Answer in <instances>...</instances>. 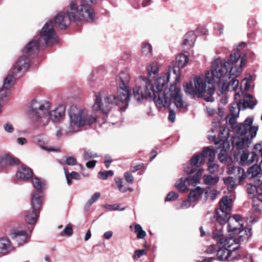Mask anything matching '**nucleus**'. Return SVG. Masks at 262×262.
Masks as SVG:
<instances>
[{
  "label": "nucleus",
  "mask_w": 262,
  "mask_h": 262,
  "mask_svg": "<svg viewBox=\"0 0 262 262\" xmlns=\"http://www.w3.org/2000/svg\"><path fill=\"white\" fill-rule=\"evenodd\" d=\"M170 70L161 74L152 82L149 78H155L159 74L157 62L149 63L146 67L148 78L139 77L133 89L134 96L138 102L144 99H153L158 108L168 107L173 102L179 110H187L188 104L184 101L180 89L173 83L166 89L170 79Z\"/></svg>",
  "instance_id": "nucleus-1"
},
{
  "label": "nucleus",
  "mask_w": 262,
  "mask_h": 262,
  "mask_svg": "<svg viewBox=\"0 0 262 262\" xmlns=\"http://www.w3.org/2000/svg\"><path fill=\"white\" fill-rule=\"evenodd\" d=\"M245 43L242 42L236 47L237 51L231 54L228 61L221 60L219 57H214L212 62L213 70L206 74L209 82H215L221 85V90L225 92L235 90L238 83L236 79L243 70L247 62L246 54L242 56L239 51L245 47Z\"/></svg>",
  "instance_id": "nucleus-2"
},
{
  "label": "nucleus",
  "mask_w": 262,
  "mask_h": 262,
  "mask_svg": "<svg viewBox=\"0 0 262 262\" xmlns=\"http://www.w3.org/2000/svg\"><path fill=\"white\" fill-rule=\"evenodd\" d=\"M252 119L248 118L243 123L235 126V135L232 140L234 147L242 149L248 147L251 140L256 136L258 130L257 126L252 125Z\"/></svg>",
  "instance_id": "nucleus-3"
},
{
  "label": "nucleus",
  "mask_w": 262,
  "mask_h": 262,
  "mask_svg": "<svg viewBox=\"0 0 262 262\" xmlns=\"http://www.w3.org/2000/svg\"><path fill=\"white\" fill-rule=\"evenodd\" d=\"M73 1H69V9L65 11L58 13L54 17L56 26L61 30L66 29L71 22L79 26L86 23L81 15L76 9Z\"/></svg>",
  "instance_id": "nucleus-4"
},
{
  "label": "nucleus",
  "mask_w": 262,
  "mask_h": 262,
  "mask_svg": "<svg viewBox=\"0 0 262 262\" xmlns=\"http://www.w3.org/2000/svg\"><path fill=\"white\" fill-rule=\"evenodd\" d=\"M69 123L65 134H68L78 132L79 128L86 125L87 113L85 110L72 105L68 112Z\"/></svg>",
  "instance_id": "nucleus-5"
},
{
  "label": "nucleus",
  "mask_w": 262,
  "mask_h": 262,
  "mask_svg": "<svg viewBox=\"0 0 262 262\" xmlns=\"http://www.w3.org/2000/svg\"><path fill=\"white\" fill-rule=\"evenodd\" d=\"M231 199L230 197L224 196L220 202V209L215 215V219L217 223L219 224L216 225L215 229L212 233V237L213 238H222L223 235L222 225L225 224L228 215L231 211Z\"/></svg>",
  "instance_id": "nucleus-6"
},
{
  "label": "nucleus",
  "mask_w": 262,
  "mask_h": 262,
  "mask_svg": "<svg viewBox=\"0 0 262 262\" xmlns=\"http://www.w3.org/2000/svg\"><path fill=\"white\" fill-rule=\"evenodd\" d=\"M184 170L190 176L187 178H181L176 182L175 187L180 191L189 189L190 186H196L199 183L200 177L203 171L202 169L195 170L194 168L186 167H184Z\"/></svg>",
  "instance_id": "nucleus-7"
},
{
  "label": "nucleus",
  "mask_w": 262,
  "mask_h": 262,
  "mask_svg": "<svg viewBox=\"0 0 262 262\" xmlns=\"http://www.w3.org/2000/svg\"><path fill=\"white\" fill-rule=\"evenodd\" d=\"M213 70V67L212 66V70L209 71L211 72ZM209 72L207 71L205 74V77L203 75L195 76L193 77L192 80L189 83L184 85V91L187 94L193 95L196 94L198 97H202L203 93L206 92V83L205 81L206 79L208 83L209 82L206 78V74ZM210 83H215L211 82Z\"/></svg>",
  "instance_id": "nucleus-8"
},
{
  "label": "nucleus",
  "mask_w": 262,
  "mask_h": 262,
  "mask_svg": "<svg viewBox=\"0 0 262 262\" xmlns=\"http://www.w3.org/2000/svg\"><path fill=\"white\" fill-rule=\"evenodd\" d=\"M230 213L228 215L227 231L230 235H238V237L242 241L248 239L249 237L247 232H250L247 229L244 230L243 228L244 222L241 217L238 215H235L232 217L229 216Z\"/></svg>",
  "instance_id": "nucleus-9"
},
{
  "label": "nucleus",
  "mask_w": 262,
  "mask_h": 262,
  "mask_svg": "<svg viewBox=\"0 0 262 262\" xmlns=\"http://www.w3.org/2000/svg\"><path fill=\"white\" fill-rule=\"evenodd\" d=\"M35 36H38L39 41L46 46H52L58 43V39L53 23L50 20L45 24L39 33Z\"/></svg>",
  "instance_id": "nucleus-10"
},
{
  "label": "nucleus",
  "mask_w": 262,
  "mask_h": 262,
  "mask_svg": "<svg viewBox=\"0 0 262 262\" xmlns=\"http://www.w3.org/2000/svg\"><path fill=\"white\" fill-rule=\"evenodd\" d=\"M81 3L77 4L75 0L73 1L75 5L76 9L84 18L87 23H93L95 21V13L92 7L97 4L98 0H80Z\"/></svg>",
  "instance_id": "nucleus-11"
},
{
  "label": "nucleus",
  "mask_w": 262,
  "mask_h": 262,
  "mask_svg": "<svg viewBox=\"0 0 262 262\" xmlns=\"http://www.w3.org/2000/svg\"><path fill=\"white\" fill-rule=\"evenodd\" d=\"M114 103V95L106 97L102 102L101 95L98 94L95 95V103L93 106V110L99 114H107L112 109Z\"/></svg>",
  "instance_id": "nucleus-12"
},
{
  "label": "nucleus",
  "mask_w": 262,
  "mask_h": 262,
  "mask_svg": "<svg viewBox=\"0 0 262 262\" xmlns=\"http://www.w3.org/2000/svg\"><path fill=\"white\" fill-rule=\"evenodd\" d=\"M31 209L27 211L25 214L24 219L31 226L30 227L33 228L38 220L42 202L35 198L34 195L31 199Z\"/></svg>",
  "instance_id": "nucleus-13"
},
{
  "label": "nucleus",
  "mask_w": 262,
  "mask_h": 262,
  "mask_svg": "<svg viewBox=\"0 0 262 262\" xmlns=\"http://www.w3.org/2000/svg\"><path fill=\"white\" fill-rule=\"evenodd\" d=\"M228 133H227L226 135L224 136H220L216 138L215 135H208V139L210 141H212L214 142V144L216 145H219L217 148H222V149L220 151L218 155V158L220 162H224L226 161L227 157V149H224L225 147L229 149V143L227 141V139L228 138Z\"/></svg>",
  "instance_id": "nucleus-14"
},
{
  "label": "nucleus",
  "mask_w": 262,
  "mask_h": 262,
  "mask_svg": "<svg viewBox=\"0 0 262 262\" xmlns=\"http://www.w3.org/2000/svg\"><path fill=\"white\" fill-rule=\"evenodd\" d=\"M257 185H247V193L249 197L252 199L253 207L255 210L258 209V207H262V182Z\"/></svg>",
  "instance_id": "nucleus-15"
},
{
  "label": "nucleus",
  "mask_w": 262,
  "mask_h": 262,
  "mask_svg": "<svg viewBox=\"0 0 262 262\" xmlns=\"http://www.w3.org/2000/svg\"><path fill=\"white\" fill-rule=\"evenodd\" d=\"M16 73H13L11 70L4 79L3 85L0 88V103L4 102V99L10 95L11 88L15 84Z\"/></svg>",
  "instance_id": "nucleus-16"
},
{
  "label": "nucleus",
  "mask_w": 262,
  "mask_h": 262,
  "mask_svg": "<svg viewBox=\"0 0 262 262\" xmlns=\"http://www.w3.org/2000/svg\"><path fill=\"white\" fill-rule=\"evenodd\" d=\"M130 100V93L128 87H119L117 96H116V105H118L121 111L126 110Z\"/></svg>",
  "instance_id": "nucleus-17"
},
{
  "label": "nucleus",
  "mask_w": 262,
  "mask_h": 262,
  "mask_svg": "<svg viewBox=\"0 0 262 262\" xmlns=\"http://www.w3.org/2000/svg\"><path fill=\"white\" fill-rule=\"evenodd\" d=\"M33 230V227H27L25 230L15 229L11 233L10 236L18 246H21L27 243V240L30 237Z\"/></svg>",
  "instance_id": "nucleus-18"
},
{
  "label": "nucleus",
  "mask_w": 262,
  "mask_h": 262,
  "mask_svg": "<svg viewBox=\"0 0 262 262\" xmlns=\"http://www.w3.org/2000/svg\"><path fill=\"white\" fill-rule=\"evenodd\" d=\"M41 45L38 40V36H34L21 50V53L31 58L38 53L39 48Z\"/></svg>",
  "instance_id": "nucleus-19"
},
{
  "label": "nucleus",
  "mask_w": 262,
  "mask_h": 262,
  "mask_svg": "<svg viewBox=\"0 0 262 262\" xmlns=\"http://www.w3.org/2000/svg\"><path fill=\"white\" fill-rule=\"evenodd\" d=\"M33 142L39 145L40 148L45 150L48 151L58 152L60 149L57 147H47L45 145L50 142L49 137L45 134L41 133L32 137Z\"/></svg>",
  "instance_id": "nucleus-20"
},
{
  "label": "nucleus",
  "mask_w": 262,
  "mask_h": 262,
  "mask_svg": "<svg viewBox=\"0 0 262 262\" xmlns=\"http://www.w3.org/2000/svg\"><path fill=\"white\" fill-rule=\"evenodd\" d=\"M30 108L33 116H36L48 113L50 109V103L46 100L35 99L32 100Z\"/></svg>",
  "instance_id": "nucleus-21"
},
{
  "label": "nucleus",
  "mask_w": 262,
  "mask_h": 262,
  "mask_svg": "<svg viewBox=\"0 0 262 262\" xmlns=\"http://www.w3.org/2000/svg\"><path fill=\"white\" fill-rule=\"evenodd\" d=\"M31 58L23 55L20 52V55L14 63L12 71L13 73L16 74L26 71L29 67Z\"/></svg>",
  "instance_id": "nucleus-22"
},
{
  "label": "nucleus",
  "mask_w": 262,
  "mask_h": 262,
  "mask_svg": "<svg viewBox=\"0 0 262 262\" xmlns=\"http://www.w3.org/2000/svg\"><path fill=\"white\" fill-rule=\"evenodd\" d=\"M188 62V57L183 54H179L176 59L175 66L171 69L176 75L175 81L173 83L177 85L179 82L180 75V69L184 68Z\"/></svg>",
  "instance_id": "nucleus-23"
},
{
  "label": "nucleus",
  "mask_w": 262,
  "mask_h": 262,
  "mask_svg": "<svg viewBox=\"0 0 262 262\" xmlns=\"http://www.w3.org/2000/svg\"><path fill=\"white\" fill-rule=\"evenodd\" d=\"M232 236L230 238H220L218 241V244L221 245L222 247H224V248H229L234 244L235 246L233 248V250H231L232 251H233V254H234L235 251L238 249V246L237 245V243L241 241H242L240 239V238L238 237H236V235H232Z\"/></svg>",
  "instance_id": "nucleus-24"
},
{
  "label": "nucleus",
  "mask_w": 262,
  "mask_h": 262,
  "mask_svg": "<svg viewBox=\"0 0 262 262\" xmlns=\"http://www.w3.org/2000/svg\"><path fill=\"white\" fill-rule=\"evenodd\" d=\"M32 184L36 190L33 192L31 199L35 195V198L39 199L41 202H42L43 194L42 190L45 184V181L39 178H34L32 179Z\"/></svg>",
  "instance_id": "nucleus-25"
},
{
  "label": "nucleus",
  "mask_w": 262,
  "mask_h": 262,
  "mask_svg": "<svg viewBox=\"0 0 262 262\" xmlns=\"http://www.w3.org/2000/svg\"><path fill=\"white\" fill-rule=\"evenodd\" d=\"M50 118L48 113L33 116L32 121L34 125L38 127H44L48 125L50 121Z\"/></svg>",
  "instance_id": "nucleus-26"
},
{
  "label": "nucleus",
  "mask_w": 262,
  "mask_h": 262,
  "mask_svg": "<svg viewBox=\"0 0 262 262\" xmlns=\"http://www.w3.org/2000/svg\"><path fill=\"white\" fill-rule=\"evenodd\" d=\"M49 115L53 122H58L61 121L65 116V107L60 105L54 110L49 112Z\"/></svg>",
  "instance_id": "nucleus-27"
},
{
  "label": "nucleus",
  "mask_w": 262,
  "mask_h": 262,
  "mask_svg": "<svg viewBox=\"0 0 262 262\" xmlns=\"http://www.w3.org/2000/svg\"><path fill=\"white\" fill-rule=\"evenodd\" d=\"M247 177L253 179L257 184L262 182V173L259 165H254L250 167L247 172Z\"/></svg>",
  "instance_id": "nucleus-28"
},
{
  "label": "nucleus",
  "mask_w": 262,
  "mask_h": 262,
  "mask_svg": "<svg viewBox=\"0 0 262 262\" xmlns=\"http://www.w3.org/2000/svg\"><path fill=\"white\" fill-rule=\"evenodd\" d=\"M255 154L252 151L249 152L247 151H243L241 157V163L244 165H248L255 161L257 162L258 159Z\"/></svg>",
  "instance_id": "nucleus-29"
},
{
  "label": "nucleus",
  "mask_w": 262,
  "mask_h": 262,
  "mask_svg": "<svg viewBox=\"0 0 262 262\" xmlns=\"http://www.w3.org/2000/svg\"><path fill=\"white\" fill-rule=\"evenodd\" d=\"M130 76L127 71L120 72L116 78V83L118 87H128Z\"/></svg>",
  "instance_id": "nucleus-30"
},
{
  "label": "nucleus",
  "mask_w": 262,
  "mask_h": 262,
  "mask_svg": "<svg viewBox=\"0 0 262 262\" xmlns=\"http://www.w3.org/2000/svg\"><path fill=\"white\" fill-rule=\"evenodd\" d=\"M216 256L218 259L220 260L228 259L230 257H231L230 260L237 258L236 255L233 254V251L226 248H221L217 250Z\"/></svg>",
  "instance_id": "nucleus-31"
},
{
  "label": "nucleus",
  "mask_w": 262,
  "mask_h": 262,
  "mask_svg": "<svg viewBox=\"0 0 262 262\" xmlns=\"http://www.w3.org/2000/svg\"><path fill=\"white\" fill-rule=\"evenodd\" d=\"M12 250L11 243L6 237L0 238V254H6Z\"/></svg>",
  "instance_id": "nucleus-32"
},
{
  "label": "nucleus",
  "mask_w": 262,
  "mask_h": 262,
  "mask_svg": "<svg viewBox=\"0 0 262 262\" xmlns=\"http://www.w3.org/2000/svg\"><path fill=\"white\" fill-rule=\"evenodd\" d=\"M16 176L19 179L28 180L32 177V171L30 168L23 165L21 166V168L18 170Z\"/></svg>",
  "instance_id": "nucleus-33"
},
{
  "label": "nucleus",
  "mask_w": 262,
  "mask_h": 262,
  "mask_svg": "<svg viewBox=\"0 0 262 262\" xmlns=\"http://www.w3.org/2000/svg\"><path fill=\"white\" fill-rule=\"evenodd\" d=\"M196 36L193 31L188 32L184 37L182 45L192 47L195 41Z\"/></svg>",
  "instance_id": "nucleus-34"
},
{
  "label": "nucleus",
  "mask_w": 262,
  "mask_h": 262,
  "mask_svg": "<svg viewBox=\"0 0 262 262\" xmlns=\"http://www.w3.org/2000/svg\"><path fill=\"white\" fill-rule=\"evenodd\" d=\"M202 159L205 161V158H208V161H213L215 154L213 147H204L202 153L200 154Z\"/></svg>",
  "instance_id": "nucleus-35"
},
{
  "label": "nucleus",
  "mask_w": 262,
  "mask_h": 262,
  "mask_svg": "<svg viewBox=\"0 0 262 262\" xmlns=\"http://www.w3.org/2000/svg\"><path fill=\"white\" fill-rule=\"evenodd\" d=\"M256 104V100L250 95L247 94L244 97V102L242 105L244 108L249 107L252 109Z\"/></svg>",
  "instance_id": "nucleus-36"
},
{
  "label": "nucleus",
  "mask_w": 262,
  "mask_h": 262,
  "mask_svg": "<svg viewBox=\"0 0 262 262\" xmlns=\"http://www.w3.org/2000/svg\"><path fill=\"white\" fill-rule=\"evenodd\" d=\"M203 180L206 185H214L218 183L219 177L215 175L205 174L203 176Z\"/></svg>",
  "instance_id": "nucleus-37"
},
{
  "label": "nucleus",
  "mask_w": 262,
  "mask_h": 262,
  "mask_svg": "<svg viewBox=\"0 0 262 262\" xmlns=\"http://www.w3.org/2000/svg\"><path fill=\"white\" fill-rule=\"evenodd\" d=\"M203 190L200 187H197L194 190H192L188 195L189 199L193 202L197 201L200 195L203 193Z\"/></svg>",
  "instance_id": "nucleus-38"
},
{
  "label": "nucleus",
  "mask_w": 262,
  "mask_h": 262,
  "mask_svg": "<svg viewBox=\"0 0 262 262\" xmlns=\"http://www.w3.org/2000/svg\"><path fill=\"white\" fill-rule=\"evenodd\" d=\"M207 79L208 80V81H209V80L208 79V78H207ZM209 83H211V82H209L208 81ZM214 82L215 83V82ZM215 83L219 86V95H221V94H223L225 93H226V92L227 91H235V95H234V99H235V100L236 101V102L235 103H238L240 105H241L242 104V103H241V95L240 94L238 93V92H236L237 90H238V84L239 83H238V85L237 86V88H236L235 90H227V91H226L225 92H222L221 90V85L220 84H219L216 82H215Z\"/></svg>",
  "instance_id": "nucleus-39"
},
{
  "label": "nucleus",
  "mask_w": 262,
  "mask_h": 262,
  "mask_svg": "<svg viewBox=\"0 0 262 262\" xmlns=\"http://www.w3.org/2000/svg\"><path fill=\"white\" fill-rule=\"evenodd\" d=\"M223 181L225 184L227 186L228 191L230 192L232 191L236 186L235 181L233 178L231 177H226L224 178Z\"/></svg>",
  "instance_id": "nucleus-40"
},
{
  "label": "nucleus",
  "mask_w": 262,
  "mask_h": 262,
  "mask_svg": "<svg viewBox=\"0 0 262 262\" xmlns=\"http://www.w3.org/2000/svg\"><path fill=\"white\" fill-rule=\"evenodd\" d=\"M241 110V105L238 103H232L230 106V115L238 116Z\"/></svg>",
  "instance_id": "nucleus-41"
},
{
  "label": "nucleus",
  "mask_w": 262,
  "mask_h": 262,
  "mask_svg": "<svg viewBox=\"0 0 262 262\" xmlns=\"http://www.w3.org/2000/svg\"><path fill=\"white\" fill-rule=\"evenodd\" d=\"M142 53L143 56H150L152 53V47L151 45L148 43H144L142 48Z\"/></svg>",
  "instance_id": "nucleus-42"
},
{
  "label": "nucleus",
  "mask_w": 262,
  "mask_h": 262,
  "mask_svg": "<svg viewBox=\"0 0 262 262\" xmlns=\"http://www.w3.org/2000/svg\"><path fill=\"white\" fill-rule=\"evenodd\" d=\"M203 159L200 154H198L193 156L190 160V164L192 166H196L198 163H202L204 162Z\"/></svg>",
  "instance_id": "nucleus-43"
},
{
  "label": "nucleus",
  "mask_w": 262,
  "mask_h": 262,
  "mask_svg": "<svg viewBox=\"0 0 262 262\" xmlns=\"http://www.w3.org/2000/svg\"><path fill=\"white\" fill-rule=\"evenodd\" d=\"M135 232L137 234L138 238H143L146 235V232L143 230L142 227L139 224L135 225Z\"/></svg>",
  "instance_id": "nucleus-44"
},
{
  "label": "nucleus",
  "mask_w": 262,
  "mask_h": 262,
  "mask_svg": "<svg viewBox=\"0 0 262 262\" xmlns=\"http://www.w3.org/2000/svg\"><path fill=\"white\" fill-rule=\"evenodd\" d=\"M101 194L99 192H95L86 203V206L90 207L93 204L96 202L100 197Z\"/></svg>",
  "instance_id": "nucleus-45"
},
{
  "label": "nucleus",
  "mask_w": 262,
  "mask_h": 262,
  "mask_svg": "<svg viewBox=\"0 0 262 262\" xmlns=\"http://www.w3.org/2000/svg\"><path fill=\"white\" fill-rule=\"evenodd\" d=\"M114 174L113 170H105L99 171L98 173V177L102 180H106L108 177H112Z\"/></svg>",
  "instance_id": "nucleus-46"
},
{
  "label": "nucleus",
  "mask_w": 262,
  "mask_h": 262,
  "mask_svg": "<svg viewBox=\"0 0 262 262\" xmlns=\"http://www.w3.org/2000/svg\"><path fill=\"white\" fill-rule=\"evenodd\" d=\"M252 152L255 154L258 159L259 156L262 157V142L256 144L254 146Z\"/></svg>",
  "instance_id": "nucleus-47"
},
{
  "label": "nucleus",
  "mask_w": 262,
  "mask_h": 262,
  "mask_svg": "<svg viewBox=\"0 0 262 262\" xmlns=\"http://www.w3.org/2000/svg\"><path fill=\"white\" fill-rule=\"evenodd\" d=\"M208 170L211 173H214L219 170V165L214 163L213 161H208Z\"/></svg>",
  "instance_id": "nucleus-48"
},
{
  "label": "nucleus",
  "mask_w": 262,
  "mask_h": 262,
  "mask_svg": "<svg viewBox=\"0 0 262 262\" xmlns=\"http://www.w3.org/2000/svg\"><path fill=\"white\" fill-rule=\"evenodd\" d=\"M5 161L7 164L9 165L17 164L19 162V160L15 157L11 156H7L5 158Z\"/></svg>",
  "instance_id": "nucleus-49"
},
{
  "label": "nucleus",
  "mask_w": 262,
  "mask_h": 262,
  "mask_svg": "<svg viewBox=\"0 0 262 262\" xmlns=\"http://www.w3.org/2000/svg\"><path fill=\"white\" fill-rule=\"evenodd\" d=\"M5 131L8 133L11 134L13 133L14 128L12 125L10 123H6L3 125Z\"/></svg>",
  "instance_id": "nucleus-50"
},
{
  "label": "nucleus",
  "mask_w": 262,
  "mask_h": 262,
  "mask_svg": "<svg viewBox=\"0 0 262 262\" xmlns=\"http://www.w3.org/2000/svg\"><path fill=\"white\" fill-rule=\"evenodd\" d=\"M98 121L97 115L94 114H92L89 118H87V122L86 125H90Z\"/></svg>",
  "instance_id": "nucleus-51"
},
{
  "label": "nucleus",
  "mask_w": 262,
  "mask_h": 262,
  "mask_svg": "<svg viewBox=\"0 0 262 262\" xmlns=\"http://www.w3.org/2000/svg\"><path fill=\"white\" fill-rule=\"evenodd\" d=\"M178 197V195L174 192H170L167 195L165 198V201H172L176 200Z\"/></svg>",
  "instance_id": "nucleus-52"
},
{
  "label": "nucleus",
  "mask_w": 262,
  "mask_h": 262,
  "mask_svg": "<svg viewBox=\"0 0 262 262\" xmlns=\"http://www.w3.org/2000/svg\"><path fill=\"white\" fill-rule=\"evenodd\" d=\"M77 162L76 159L73 157H68L66 160V164L69 166H73Z\"/></svg>",
  "instance_id": "nucleus-53"
},
{
  "label": "nucleus",
  "mask_w": 262,
  "mask_h": 262,
  "mask_svg": "<svg viewBox=\"0 0 262 262\" xmlns=\"http://www.w3.org/2000/svg\"><path fill=\"white\" fill-rule=\"evenodd\" d=\"M116 183L118 184V187L120 191L122 192H125L127 188V187H124V186L122 185V181L121 180L118 179L117 181L116 180Z\"/></svg>",
  "instance_id": "nucleus-54"
},
{
  "label": "nucleus",
  "mask_w": 262,
  "mask_h": 262,
  "mask_svg": "<svg viewBox=\"0 0 262 262\" xmlns=\"http://www.w3.org/2000/svg\"><path fill=\"white\" fill-rule=\"evenodd\" d=\"M124 177L127 183L132 184L134 182V179L133 175L130 173L128 172H125L124 173Z\"/></svg>",
  "instance_id": "nucleus-55"
},
{
  "label": "nucleus",
  "mask_w": 262,
  "mask_h": 262,
  "mask_svg": "<svg viewBox=\"0 0 262 262\" xmlns=\"http://www.w3.org/2000/svg\"><path fill=\"white\" fill-rule=\"evenodd\" d=\"M146 254V251L144 249L137 250L134 253V257L136 258H140L141 256Z\"/></svg>",
  "instance_id": "nucleus-56"
},
{
  "label": "nucleus",
  "mask_w": 262,
  "mask_h": 262,
  "mask_svg": "<svg viewBox=\"0 0 262 262\" xmlns=\"http://www.w3.org/2000/svg\"><path fill=\"white\" fill-rule=\"evenodd\" d=\"M73 232V229L71 226H66L64 230H63V233L64 235L67 236H71L72 235Z\"/></svg>",
  "instance_id": "nucleus-57"
},
{
  "label": "nucleus",
  "mask_w": 262,
  "mask_h": 262,
  "mask_svg": "<svg viewBox=\"0 0 262 262\" xmlns=\"http://www.w3.org/2000/svg\"><path fill=\"white\" fill-rule=\"evenodd\" d=\"M233 170L235 171H237L239 174H241V175L238 177V179L241 181L243 178V176L245 173L244 170L239 167H235Z\"/></svg>",
  "instance_id": "nucleus-58"
},
{
  "label": "nucleus",
  "mask_w": 262,
  "mask_h": 262,
  "mask_svg": "<svg viewBox=\"0 0 262 262\" xmlns=\"http://www.w3.org/2000/svg\"><path fill=\"white\" fill-rule=\"evenodd\" d=\"M176 119V113L173 110H170L169 112V115H168V120L171 122H174L175 121Z\"/></svg>",
  "instance_id": "nucleus-59"
},
{
  "label": "nucleus",
  "mask_w": 262,
  "mask_h": 262,
  "mask_svg": "<svg viewBox=\"0 0 262 262\" xmlns=\"http://www.w3.org/2000/svg\"><path fill=\"white\" fill-rule=\"evenodd\" d=\"M193 202L189 199V198L188 197V199L185 200L182 204L181 207L183 208H187L191 206V203Z\"/></svg>",
  "instance_id": "nucleus-60"
},
{
  "label": "nucleus",
  "mask_w": 262,
  "mask_h": 262,
  "mask_svg": "<svg viewBox=\"0 0 262 262\" xmlns=\"http://www.w3.org/2000/svg\"><path fill=\"white\" fill-rule=\"evenodd\" d=\"M112 162V159L109 155L105 156L104 164L106 168H108Z\"/></svg>",
  "instance_id": "nucleus-61"
},
{
  "label": "nucleus",
  "mask_w": 262,
  "mask_h": 262,
  "mask_svg": "<svg viewBox=\"0 0 262 262\" xmlns=\"http://www.w3.org/2000/svg\"><path fill=\"white\" fill-rule=\"evenodd\" d=\"M69 177L71 179H75L79 180L80 179V174L75 171H72L71 173H69Z\"/></svg>",
  "instance_id": "nucleus-62"
},
{
  "label": "nucleus",
  "mask_w": 262,
  "mask_h": 262,
  "mask_svg": "<svg viewBox=\"0 0 262 262\" xmlns=\"http://www.w3.org/2000/svg\"><path fill=\"white\" fill-rule=\"evenodd\" d=\"M252 79V76L251 75H247L244 79V81H246V82L245 83V89L246 90H248L249 88V85L248 83Z\"/></svg>",
  "instance_id": "nucleus-63"
},
{
  "label": "nucleus",
  "mask_w": 262,
  "mask_h": 262,
  "mask_svg": "<svg viewBox=\"0 0 262 262\" xmlns=\"http://www.w3.org/2000/svg\"><path fill=\"white\" fill-rule=\"evenodd\" d=\"M64 174L66 176V179L67 181V184L69 185H71L72 184V181L70 180L71 178L69 177V171L66 168H64Z\"/></svg>",
  "instance_id": "nucleus-64"
}]
</instances>
